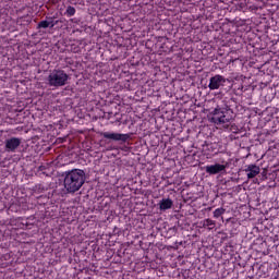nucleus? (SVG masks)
<instances>
[{"mask_svg": "<svg viewBox=\"0 0 279 279\" xmlns=\"http://www.w3.org/2000/svg\"><path fill=\"white\" fill-rule=\"evenodd\" d=\"M69 82V74L64 72V70H53L48 75V84L49 86H53L54 88H60V86H66Z\"/></svg>", "mask_w": 279, "mask_h": 279, "instance_id": "3", "label": "nucleus"}, {"mask_svg": "<svg viewBox=\"0 0 279 279\" xmlns=\"http://www.w3.org/2000/svg\"><path fill=\"white\" fill-rule=\"evenodd\" d=\"M56 24L49 22V21H41L38 24V27H41L43 29H47V27H53Z\"/></svg>", "mask_w": 279, "mask_h": 279, "instance_id": "10", "label": "nucleus"}, {"mask_svg": "<svg viewBox=\"0 0 279 279\" xmlns=\"http://www.w3.org/2000/svg\"><path fill=\"white\" fill-rule=\"evenodd\" d=\"M101 136L104 138H107L108 141H121L122 143H126L130 138V134H123V133H110V132H104L101 133Z\"/></svg>", "mask_w": 279, "mask_h": 279, "instance_id": "5", "label": "nucleus"}, {"mask_svg": "<svg viewBox=\"0 0 279 279\" xmlns=\"http://www.w3.org/2000/svg\"><path fill=\"white\" fill-rule=\"evenodd\" d=\"M159 210H170V208H173V201L171 198H162L159 204Z\"/></svg>", "mask_w": 279, "mask_h": 279, "instance_id": "9", "label": "nucleus"}, {"mask_svg": "<svg viewBox=\"0 0 279 279\" xmlns=\"http://www.w3.org/2000/svg\"><path fill=\"white\" fill-rule=\"evenodd\" d=\"M245 173H247L248 180H252V178H256V175L260 173V167L256 165H248L245 169Z\"/></svg>", "mask_w": 279, "mask_h": 279, "instance_id": "8", "label": "nucleus"}, {"mask_svg": "<svg viewBox=\"0 0 279 279\" xmlns=\"http://www.w3.org/2000/svg\"><path fill=\"white\" fill-rule=\"evenodd\" d=\"M210 114L211 123H215V125H220L221 128H225V130H228V128H230L232 117H230L228 109L217 107L210 112Z\"/></svg>", "mask_w": 279, "mask_h": 279, "instance_id": "2", "label": "nucleus"}, {"mask_svg": "<svg viewBox=\"0 0 279 279\" xmlns=\"http://www.w3.org/2000/svg\"><path fill=\"white\" fill-rule=\"evenodd\" d=\"M210 227H215V221L210 219H205L203 221V228H210Z\"/></svg>", "mask_w": 279, "mask_h": 279, "instance_id": "12", "label": "nucleus"}, {"mask_svg": "<svg viewBox=\"0 0 279 279\" xmlns=\"http://www.w3.org/2000/svg\"><path fill=\"white\" fill-rule=\"evenodd\" d=\"M226 213L225 208H217L214 210V217L215 219H219V217H221V215H223Z\"/></svg>", "mask_w": 279, "mask_h": 279, "instance_id": "11", "label": "nucleus"}, {"mask_svg": "<svg viewBox=\"0 0 279 279\" xmlns=\"http://www.w3.org/2000/svg\"><path fill=\"white\" fill-rule=\"evenodd\" d=\"M227 168H228V165L215 163V165L205 166V171L209 175H217V173H223V171H226Z\"/></svg>", "mask_w": 279, "mask_h": 279, "instance_id": "6", "label": "nucleus"}, {"mask_svg": "<svg viewBox=\"0 0 279 279\" xmlns=\"http://www.w3.org/2000/svg\"><path fill=\"white\" fill-rule=\"evenodd\" d=\"M86 182V173L84 170L74 169L65 173L64 189L66 193H77Z\"/></svg>", "mask_w": 279, "mask_h": 279, "instance_id": "1", "label": "nucleus"}, {"mask_svg": "<svg viewBox=\"0 0 279 279\" xmlns=\"http://www.w3.org/2000/svg\"><path fill=\"white\" fill-rule=\"evenodd\" d=\"M65 14L68 16H75V9L73 7H68L66 11H65Z\"/></svg>", "mask_w": 279, "mask_h": 279, "instance_id": "13", "label": "nucleus"}, {"mask_svg": "<svg viewBox=\"0 0 279 279\" xmlns=\"http://www.w3.org/2000/svg\"><path fill=\"white\" fill-rule=\"evenodd\" d=\"M227 80L221 74H216L209 78L208 88L209 90H219L221 86H226Z\"/></svg>", "mask_w": 279, "mask_h": 279, "instance_id": "4", "label": "nucleus"}, {"mask_svg": "<svg viewBox=\"0 0 279 279\" xmlns=\"http://www.w3.org/2000/svg\"><path fill=\"white\" fill-rule=\"evenodd\" d=\"M21 145V140L19 137H12L7 140L5 149L7 151H15Z\"/></svg>", "mask_w": 279, "mask_h": 279, "instance_id": "7", "label": "nucleus"}]
</instances>
